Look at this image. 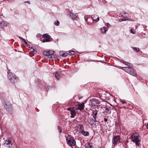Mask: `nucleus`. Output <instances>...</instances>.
I'll return each instance as SVG.
<instances>
[{
  "instance_id": "f257e3e1",
  "label": "nucleus",
  "mask_w": 148,
  "mask_h": 148,
  "mask_svg": "<svg viewBox=\"0 0 148 148\" xmlns=\"http://www.w3.org/2000/svg\"><path fill=\"white\" fill-rule=\"evenodd\" d=\"M2 103L6 110L9 112L12 110V105L8 100L3 99Z\"/></svg>"
},
{
  "instance_id": "f03ea898",
  "label": "nucleus",
  "mask_w": 148,
  "mask_h": 148,
  "mask_svg": "<svg viewBox=\"0 0 148 148\" xmlns=\"http://www.w3.org/2000/svg\"><path fill=\"white\" fill-rule=\"evenodd\" d=\"M121 69L126 72L133 76H135L137 75L136 71L134 69L131 67H122Z\"/></svg>"
},
{
  "instance_id": "7ed1b4c3",
  "label": "nucleus",
  "mask_w": 148,
  "mask_h": 148,
  "mask_svg": "<svg viewBox=\"0 0 148 148\" xmlns=\"http://www.w3.org/2000/svg\"><path fill=\"white\" fill-rule=\"evenodd\" d=\"M8 76L9 79L12 83H14L17 81L15 75L12 73H8Z\"/></svg>"
},
{
  "instance_id": "20e7f679",
  "label": "nucleus",
  "mask_w": 148,
  "mask_h": 148,
  "mask_svg": "<svg viewBox=\"0 0 148 148\" xmlns=\"http://www.w3.org/2000/svg\"><path fill=\"white\" fill-rule=\"evenodd\" d=\"M68 144L72 148H74L73 147L75 146L76 144L75 141L74 139H66Z\"/></svg>"
},
{
  "instance_id": "39448f33",
  "label": "nucleus",
  "mask_w": 148,
  "mask_h": 148,
  "mask_svg": "<svg viewBox=\"0 0 148 148\" xmlns=\"http://www.w3.org/2000/svg\"><path fill=\"white\" fill-rule=\"evenodd\" d=\"M12 142L11 140L10 139H7V140L5 141L4 145L5 146H8L9 147H11V146L12 145Z\"/></svg>"
},
{
  "instance_id": "423d86ee",
  "label": "nucleus",
  "mask_w": 148,
  "mask_h": 148,
  "mask_svg": "<svg viewBox=\"0 0 148 148\" xmlns=\"http://www.w3.org/2000/svg\"><path fill=\"white\" fill-rule=\"evenodd\" d=\"M91 18L93 21L96 22L98 21L99 18L98 16L97 15H92V16Z\"/></svg>"
},
{
  "instance_id": "0eeeda50",
  "label": "nucleus",
  "mask_w": 148,
  "mask_h": 148,
  "mask_svg": "<svg viewBox=\"0 0 148 148\" xmlns=\"http://www.w3.org/2000/svg\"><path fill=\"white\" fill-rule=\"evenodd\" d=\"M131 137L132 139H139L140 138L139 134L137 133L133 134L131 136Z\"/></svg>"
},
{
  "instance_id": "6e6552de",
  "label": "nucleus",
  "mask_w": 148,
  "mask_h": 148,
  "mask_svg": "<svg viewBox=\"0 0 148 148\" xmlns=\"http://www.w3.org/2000/svg\"><path fill=\"white\" fill-rule=\"evenodd\" d=\"M8 23L6 21H3L0 23L1 27L2 28H4L7 27L8 25Z\"/></svg>"
},
{
  "instance_id": "1a4fd4ad",
  "label": "nucleus",
  "mask_w": 148,
  "mask_h": 148,
  "mask_svg": "<svg viewBox=\"0 0 148 148\" xmlns=\"http://www.w3.org/2000/svg\"><path fill=\"white\" fill-rule=\"evenodd\" d=\"M84 103H82L81 104H78L77 106V110H82L84 109Z\"/></svg>"
},
{
  "instance_id": "9d476101",
  "label": "nucleus",
  "mask_w": 148,
  "mask_h": 148,
  "mask_svg": "<svg viewBox=\"0 0 148 148\" xmlns=\"http://www.w3.org/2000/svg\"><path fill=\"white\" fill-rule=\"evenodd\" d=\"M108 28L106 27V26H104L101 29V33L103 34H105L107 31Z\"/></svg>"
},
{
  "instance_id": "9b49d317",
  "label": "nucleus",
  "mask_w": 148,
  "mask_h": 148,
  "mask_svg": "<svg viewBox=\"0 0 148 148\" xmlns=\"http://www.w3.org/2000/svg\"><path fill=\"white\" fill-rule=\"evenodd\" d=\"M71 115L70 116L71 118H74L76 115V113L75 111L73 109L72 111H71Z\"/></svg>"
},
{
  "instance_id": "f8f14e48",
  "label": "nucleus",
  "mask_w": 148,
  "mask_h": 148,
  "mask_svg": "<svg viewBox=\"0 0 148 148\" xmlns=\"http://www.w3.org/2000/svg\"><path fill=\"white\" fill-rule=\"evenodd\" d=\"M95 120L92 118H90L88 120V122L90 125H92L94 124V123L95 122Z\"/></svg>"
},
{
  "instance_id": "ddd939ff",
  "label": "nucleus",
  "mask_w": 148,
  "mask_h": 148,
  "mask_svg": "<svg viewBox=\"0 0 148 148\" xmlns=\"http://www.w3.org/2000/svg\"><path fill=\"white\" fill-rule=\"evenodd\" d=\"M70 17L73 19L74 20L77 18V16L76 14H74L72 12H71L70 14Z\"/></svg>"
},
{
  "instance_id": "4468645a",
  "label": "nucleus",
  "mask_w": 148,
  "mask_h": 148,
  "mask_svg": "<svg viewBox=\"0 0 148 148\" xmlns=\"http://www.w3.org/2000/svg\"><path fill=\"white\" fill-rule=\"evenodd\" d=\"M51 38L50 36H48L46 37V38H45L42 41V42H48L51 40Z\"/></svg>"
},
{
  "instance_id": "2eb2a0df",
  "label": "nucleus",
  "mask_w": 148,
  "mask_h": 148,
  "mask_svg": "<svg viewBox=\"0 0 148 148\" xmlns=\"http://www.w3.org/2000/svg\"><path fill=\"white\" fill-rule=\"evenodd\" d=\"M98 100L96 99H93L92 100L91 102V104L92 105L95 106L97 104Z\"/></svg>"
},
{
  "instance_id": "dca6fc26",
  "label": "nucleus",
  "mask_w": 148,
  "mask_h": 148,
  "mask_svg": "<svg viewBox=\"0 0 148 148\" xmlns=\"http://www.w3.org/2000/svg\"><path fill=\"white\" fill-rule=\"evenodd\" d=\"M121 16L123 17L124 19H126L129 17L128 14L126 12H122Z\"/></svg>"
},
{
  "instance_id": "f3484780",
  "label": "nucleus",
  "mask_w": 148,
  "mask_h": 148,
  "mask_svg": "<svg viewBox=\"0 0 148 148\" xmlns=\"http://www.w3.org/2000/svg\"><path fill=\"white\" fill-rule=\"evenodd\" d=\"M97 111L95 110L92 112V115L93 116V118H94L95 120H96V119L97 118Z\"/></svg>"
},
{
  "instance_id": "a211bd4d",
  "label": "nucleus",
  "mask_w": 148,
  "mask_h": 148,
  "mask_svg": "<svg viewBox=\"0 0 148 148\" xmlns=\"http://www.w3.org/2000/svg\"><path fill=\"white\" fill-rule=\"evenodd\" d=\"M132 141L135 143L136 145H140V141L139 139H132Z\"/></svg>"
},
{
  "instance_id": "6ab92c4d",
  "label": "nucleus",
  "mask_w": 148,
  "mask_h": 148,
  "mask_svg": "<svg viewBox=\"0 0 148 148\" xmlns=\"http://www.w3.org/2000/svg\"><path fill=\"white\" fill-rule=\"evenodd\" d=\"M55 76L56 78L58 79L59 80L60 78V74L58 72L56 71L55 73Z\"/></svg>"
},
{
  "instance_id": "aec40b11",
  "label": "nucleus",
  "mask_w": 148,
  "mask_h": 148,
  "mask_svg": "<svg viewBox=\"0 0 148 148\" xmlns=\"http://www.w3.org/2000/svg\"><path fill=\"white\" fill-rule=\"evenodd\" d=\"M82 134L84 135V136H87L88 135L89 133L88 132H85L84 131V130H82L81 132Z\"/></svg>"
},
{
  "instance_id": "412c9836",
  "label": "nucleus",
  "mask_w": 148,
  "mask_h": 148,
  "mask_svg": "<svg viewBox=\"0 0 148 148\" xmlns=\"http://www.w3.org/2000/svg\"><path fill=\"white\" fill-rule=\"evenodd\" d=\"M54 53V51L53 50L48 51L49 56L53 55Z\"/></svg>"
},
{
  "instance_id": "4be33fe9",
  "label": "nucleus",
  "mask_w": 148,
  "mask_h": 148,
  "mask_svg": "<svg viewBox=\"0 0 148 148\" xmlns=\"http://www.w3.org/2000/svg\"><path fill=\"white\" fill-rule=\"evenodd\" d=\"M60 55L62 56L63 57H66L68 55V54L66 53H63V52H61L60 53Z\"/></svg>"
},
{
  "instance_id": "5701e85b",
  "label": "nucleus",
  "mask_w": 148,
  "mask_h": 148,
  "mask_svg": "<svg viewBox=\"0 0 148 148\" xmlns=\"http://www.w3.org/2000/svg\"><path fill=\"white\" fill-rule=\"evenodd\" d=\"M132 48L134 51L136 52H138L139 51L140 49L139 48L136 47H132Z\"/></svg>"
},
{
  "instance_id": "b1692460",
  "label": "nucleus",
  "mask_w": 148,
  "mask_h": 148,
  "mask_svg": "<svg viewBox=\"0 0 148 148\" xmlns=\"http://www.w3.org/2000/svg\"><path fill=\"white\" fill-rule=\"evenodd\" d=\"M43 54L45 56H48V51H43Z\"/></svg>"
},
{
  "instance_id": "393cba45",
  "label": "nucleus",
  "mask_w": 148,
  "mask_h": 148,
  "mask_svg": "<svg viewBox=\"0 0 148 148\" xmlns=\"http://www.w3.org/2000/svg\"><path fill=\"white\" fill-rule=\"evenodd\" d=\"M60 24L59 21L58 20H56L55 21L54 24L56 26H58Z\"/></svg>"
},
{
  "instance_id": "a878e982",
  "label": "nucleus",
  "mask_w": 148,
  "mask_h": 148,
  "mask_svg": "<svg viewBox=\"0 0 148 148\" xmlns=\"http://www.w3.org/2000/svg\"><path fill=\"white\" fill-rule=\"evenodd\" d=\"M78 128H79L81 130H82V131L83 130L84 128L82 125H79L78 126Z\"/></svg>"
},
{
  "instance_id": "bb28decb",
  "label": "nucleus",
  "mask_w": 148,
  "mask_h": 148,
  "mask_svg": "<svg viewBox=\"0 0 148 148\" xmlns=\"http://www.w3.org/2000/svg\"><path fill=\"white\" fill-rule=\"evenodd\" d=\"M75 53V52L74 51H72L69 52V55H74Z\"/></svg>"
},
{
  "instance_id": "cd10ccee",
  "label": "nucleus",
  "mask_w": 148,
  "mask_h": 148,
  "mask_svg": "<svg viewBox=\"0 0 148 148\" xmlns=\"http://www.w3.org/2000/svg\"><path fill=\"white\" fill-rule=\"evenodd\" d=\"M118 141V140L117 139H113L112 141V143L113 144H116V142Z\"/></svg>"
},
{
  "instance_id": "c85d7f7f",
  "label": "nucleus",
  "mask_w": 148,
  "mask_h": 148,
  "mask_svg": "<svg viewBox=\"0 0 148 148\" xmlns=\"http://www.w3.org/2000/svg\"><path fill=\"white\" fill-rule=\"evenodd\" d=\"M126 20H129V19L124 18H120L119 19V21L120 22H121L123 21H126Z\"/></svg>"
},
{
  "instance_id": "c756f323",
  "label": "nucleus",
  "mask_w": 148,
  "mask_h": 148,
  "mask_svg": "<svg viewBox=\"0 0 148 148\" xmlns=\"http://www.w3.org/2000/svg\"><path fill=\"white\" fill-rule=\"evenodd\" d=\"M49 36H50L47 34H43L42 35V36L43 38H45V37H47Z\"/></svg>"
},
{
  "instance_id": "7c9ffc66",
  "label": "nucleus",
  "mask_w": 148,
  "mask_h": 148,
  "mask_svg": "<svg viewBox=\"0 0 148 148\" xmlns=\"http://www.w3.org/2000/svg\"><path fill=\"white\" fill-rule=\"evenodd\" d=\"M106 112L107 113H110V111L109 112V108H106Z\"/></svg>"
},
{
  "instance_id": "2f4dec72",
  "label": "nucleus",
  "mask_w": 148,
  "mask_h": 148,
  "mask_svg": "<svg viewBox=\"0 0 148 148\" xmlns=\"http://www.w3.org/2000/svg\"><path fill=\"white\" fill-rule=\"evenodd\" d=\"M58 128L59 132L60 133H61L62 132V129H61V128L59 126H58Z\"/></svg>"
},
{
  "instance_id": "473e14b6",
  "label": "nucleus",
  "mask_w": 148,
  "mask_h": 148,
  "mask_svg": "<svg viewBox=\"0 0 148 148\" xmlns=\"http://www.w3.org/2000/svg\"><path fill=\"white\" fill-rule=\"evenodd\" d=\"M88 15H86L84 16V18L85 21L87 22L88 18H87Z\"/></svg>"
},
{
  "instance_id": "72a5a7b5",
  "label": "nucleus",
  "mask_w": 148,
  "mask_h": 148,
  "mask_svg": "<svg viewBox=\"0 0 148 148\" xmlns=\"http://www.w3.org/2000/svg\"><path fill=\"white\" fill-rule=\"evenodd\" d=\"M130 31H131V33L133 34H134L135 33V30H134L133 29H131L130 30Z\"/></svg>"
},
{
  "instance_id": "f704fd0d",
  "label": "nucleus",
  "mask_w": 148,
  "mask_h": 148,
  "mask_svg": "<svg viewBox=\"0 0 148 148\" xmlns=\"http://www.w3.org/2000/svg\"><path fill=\"white\" fill-rule=\"evenodd\" d=\"M120 138L119 136H115L114 138H113V139H119Z\"/></svg>"
},
{
  "instance_id": "c9c22d12",
  "label": "nucleus",
  "mask_w": 148,
  "mask_h": 148,
  "mask_svg": "<svg viewBox=\"0 0 148 148\" xmlns=\"http://www.w3.org/2000/svg\"><path fill=\"white\" fill-rule=\"evenodd\" d=\"M22 42H24L25 43L26 45H27V43L25 41V40L23 38L22 40Z\"/></svg>"
},
{
  "instance_id": "e433bc0d",
  "label": "nucleus",
  "mask_w": 148,
  "mask_h": 148,
  "mask_svg": "<svg viewBox=\"0 0 148 148\" xmlns=\"http://www.w3.org/2000/svg\"><path fill=\"white\" fill-rule=\"evenodd\" d=\"M88 146H89V148H93L92 146L90 145V143H88Z\"/></svg>"
},
{
  "instance_id": "4c0bfd02",
  "label": "nucleus",
  "mask_w": 148,
  "mask_h": 148,
  "mask_svg": "<svg viewBox=\"0 0 148 148\" xmlns=\"http://www.w3.org/2000/svg\"><path fill=\"white\" fill-rule=\"evenodd\" d=\"M124 64H125V65H126L127 66H129L130 64L128 63H127V62H125L124 63Z\"/></svg>"
},
{
  "instance_id": "58836bf2",
  "label": "nucleus",
  "mask_w": 148,
  "mask_h": 148,
  "mask_svg": "<svg viewBox=\"0 0 148 148\" xmlns=\"http://www.w3.org/2000/svg\"><path fill=\"white\" fill-rule=\"evenodd\" d=\"M120 101L123 103V104H124V103H127L126 102V101H124L123 100H120Z\"/></svg>"
},
{
  "instance_id": "ea45409f",
  "label": "nucleus",
  "mask_w": 148,
  "mask_h": 148,
  "mask_svg": "<svg viewBox=\"0 0 148 148\" xmlns=\"http://www.w3.org/2000/svg\"><path fill=\"white\" fill-rule=\"evenodd\" d=\"M110 25L109 23H107L105 25V26L106 27L108 28V27Z\"/></svg>"
},
{
  "instance_id": "a19ab883",
  "label": "nucleus",
  "mask_w": 148,
  "mask_h": 148,
  "mask_svg": "<svg viewBox=\"0 0 148 148\" xmlns=\"http://www.w3.org/2000/svg\"><path fill=\"white\" fill-rule=\"evenodd\" d=\"M41 36V34H38L37 35H36V37H40Z\"/></svg>"
},
{
  "instance_id": "79ce46f5",
  "label": "nucleus",
  "mask_w": 148,
  "mask_h": 148,
  "mask_svg": "<svg viewBox=\"0 0 148 148\" xmlns=\"http://www.w3.org/2000/svg\"><path fill=\"white\" fill-rule=\"evenodd\" d=\"M67 110H68L70 111H72V110L71 109V108H68L67 109Z\"/></svg>"
},
{
  "instance_id": "37998d69",
  "label": "nucleus",
  "mask_w": 148,
  "mask_h": 148,
  "mask_svg": "<svg viewBox=\"0 0 148 148\" xmlns=\"http://www.w3.org/2000/svg\"><path fill=\"white\" fill-rule=\"evenodd\" d=\"M104 121L107 122V121L108 120L106 118H104Z\"/></svg>"
},
{
  "instance_id": "c03bdc74",
  "label": "nucleus",
  "mask_w": 148,
  "mask_h": 148,
  "mask_svg": "<svg viewBox=\"0 0 148 148\" xmlns=\"http://www.w3.org/2000/svg\"><path fill=\"white\" fill-rule=\"evenodd\" d=\"M0 18H4V16L3 15H1L0 16Z\"/></svg>"
},
{
  "instance_id": "a18cd8bd",
  "label": "nucleus",
  "mask_w": 148,
  "mask_h": 148,
  "mask_svg": "<svg viewBox=\"0 0 148 148\" xmlns=\"http://www.w3.org/2000/svg\"><path fill=\"white\" fill-rule=\"evenodd\" d=\"M25 3H29V1H25L24 2Z\"/></svg>"
},
{
  "instance_id": "49530a36",
  "label": "nucleus",
  "mask_w": 148,
  "mask_h": 148,
  "mask_svg": "<svg viewBox=\"0 0 148 148\" xmlns=\"http://www.w3.org/2000/svg\"><path fill=\"white\" fill-rule=\"evenodd\" d=\"M121 62L123 63H124V62L123 60H121Z\"/></svg>"
},
{
  "instance_id": "de8ad7c7",
  "label": "nucleus",
  "mask_w": 148,
  "mask_h": 148,
  "mask_svg": "<svg viewBox=\"0 0 148 148\" xmlns=\"http://www.w3.org/2000/svg\"><path fill=\"white\" fill-rule=\"evenodd\" d=\"M78 97H79V99H81L82 98V97H80V96H79V95Z\"/></svg>"
},
{
  "instance_id": "09e8293b",
  "label": "nucleus",
  "mask_w": 148,
  "mask_h": 148,
  "mask_svg": "<svg viewBox=\"0 0 148 148\" xmlns=\"http://www.w3.org/2000/svg\"><path fill=\"white\" fill-rule=\"evenodd\" d=\"M19 38H20V39H22H22L23 38L20 36H19Z\"/></svg>"
},
{
  "instance_id": "8fccbe9b",
  "label": "nucleus",
  "mask_w": 148,
  "mask_h": 148,
  "mask_svg": "<svg viewBox=\"0 0 148 148\" xmlns=\"http://www.w3.org/2000/svg\"><path fill=\"white\" fill-rule=\"evenodd\" d=\"M146 127H147V128L148 129V123L147 124Z\"/></svg>"
},
{
  "instance_id": "3c124183",
  "label": "nucleus",
  "mask_w": 148,
  "mask_h": 148,
  "mask_svg": "<svg viewBox=\"0 0 148 148\" xmlns=\"http://www.w3.org/2000/svg\"><path fill=\"white\" fill-rule=\"evenodd\" d=\"M33 51L34 52H35V51H35V50L34 49H33Z\"/></svg>"
},
{
  "instance_id": "603ef678",
  "label": "nucleus",
  "mask_w": 148,
  "mask_h": 148,
  "mask_svg": "<svg viewBox=\"0 0 148 148\" xmlns=\"http://www.w3.org/2000/svg\"><path fill=\"white\" fill-rule=\"evenodd\" d=\"M90 16L88 15L87 18H90Z\"/></svg>"
},
{
  "instance_id": "864d4df0",
  "label": "nucleus",
  "mask_w": 148,
  "mask_h": 148,
  "mask_svg": "<svg viewBox=\"0 0 148 148\" xmlns=\"http://www.w3.org/2000/svg\"><path fill=\"white\" fill-rule=\"evenodd\" d=\"M49 58H52V57H49Z\"/></svg>"
}]
</instances>
